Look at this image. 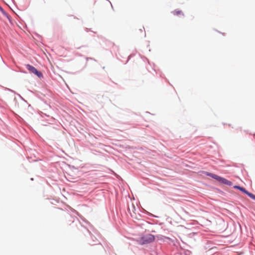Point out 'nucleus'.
<instances>
[{"mask_svg": "<svg viewBox=\"0 0 255 255\" xmlns=\"http://www.w3.org/2000/svg\"><path fill=\"white\" fill-rule=\"evenodd\" d=\"M132 208H133V209H134V208H135L134 206L133 205H132Z\"/></svg>", "mask_w": 255, "mask_h": 255, "instance_id": "nucleus-8", "label": "nucleus"}, {"mask_svg": "<svg viewBox=\"0 0 255 255\" xmlns=\"http://www.w3.org/2000/svg\"><path fill=\"white\" fill-rule=\"evenodd\" d=\"M205 174L207 176H210V177H212L213 178L217 180V181H218L224 184L228 185L229 186H231L232 185V182L228 180L227 179H226L225 178H224L223 177L219 176L217 175H216V174H213L211 173H209L208 172H205Z\"/></svg>", "mask_w": 255, "mask_h": 255, "instance_id": "nucleus-2", "label": "nucleus"}, {"mask_svg": "<svg viewBox=\"0 0 255 255\" xmlns=\"http://www.w3.org/2000/svg\"><path fill=\"white\" fill-rule=\"evenodd\" d=\"M240 190L244 193L245 194H247V195H248L252 199L255 200V195L248 192L247 190H246L245 188L241 187Z\"/></svg>", "mask_w": 255, "mask_h": 255, "instance_id": "nucleus-4", "label": "nucleus"}, {"mask_svg": "<svg viewBox=\"0 0 255 255\" xmlns=\"http://www.w3.org/2000/svg\"><path fill=\"white\" fill-rule=\"evenodd\" d=\"M0 10H2V8H1V6H0Z\"/></svg>", "mask_w": 255, "mask_h": 255, "instance_id": "nucleus-9", "label": "nucleus"}, {"mask_svg": "<svg viewBox=\"0 0 255 255\" xmlns=\"http://www.w3.org/2000/svg\"><path fill=\"white\" fill-rule=\"evenodd\" d=\"M128 211H129V214H130V215H131V216H132V213L130 212V209H128Z\"/></svg>", "mask_w": 255, "mask_h": 255, "instance_id": "nucleus-7", "label": "nucleus"}, {"mask_svg": "<svg viewBox=\"0 0 255 255\" xmlns=\"http://www.w3.org/2000/svg\"><path fill=\"white\" fill-rule=\"evenodd\" d=\"M155 240L154 236L151 234H147L140 238L137 242L140 245L149 244Z\"/></svg>", "mask_w": 255, "mask_h": 255, "instance_id": "nucleus-1", "label": "nucleus"}, {"mask_svg": "<svg viewBox=\"0 0 255 255\" xmlns=\"http://www.w3.org/2000/svg\"><path fill=\"white\" fill-rule=\"evenodd\" d=\"M234 188L235 189H238L240 190L241 186L235 185V186H234Z\"/></svg>", "mask_w": 255, "mask_h": 255, "instance_id": "nucleus-6", "label": "nucleus"}, {"mask_svg": "<svg viewBox=\"0 0 255 255\" xmlns=\"http://www.w3.org/2000/svg\"><path fill=\"white\" fill-rule=\"evenodd\" d=\"M173 14L176 15H184L183 12L180 10H175L174 11H173Z\"/></svg>", "mask_w": 255, "mask_h": 255, "instance_id": "nucleus-5", "label": "nucleus"}, {"mask_svg": "<svg viewBox=\"0 0 255 255\" xmlns=\"http://www.w3.org/2000/svg\"><path fill=\"white\" fill-rule=\"evenodd\" d=\"M26 67L29 71L30 72L34 74L38 77H42V74L41 72L38 71L34 67L29 64L26 65Z\"/></svg>", "mask_w": 255, "mask_h": 255, "instance_id": "nucleus-3", "label": "nucleus"}]
</instances>
